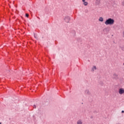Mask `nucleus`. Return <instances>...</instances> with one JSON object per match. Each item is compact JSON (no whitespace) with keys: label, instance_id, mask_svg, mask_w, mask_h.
<instances>
[{"label":"nucleus","instance_id":"nucleus-4","mask_svg":"<svg viewBox=\"0 0 124 124\" xmlns=\"http://www.w3.org/2000/svg\"><path fill=\"white\" fill-rule=\"evenodd\" d=\"M82 2H83L84 5L87 6L88 5V2L86 1V0H82Z\"/></svg>","mask_w":124,"mask_h":124},{"label":"nucleus","instance_id":"nucleus-7","mask_svg":"<svg viewBox=\"0 0 124 124\" xmlns=\"http://www.w3.org/2000/svg\"><path fill=\"white\" fill-rule=\"evenodd\" d=\"M83 122H82V120H79L77 122V124H82Z\"/></svg>","mask_w":124,"mask_h":124},{"label":"nucleus","instance_id":"nucleus-9","mask_svg":"<svg viewBox=\"0 0 124 124\" xmlns=\"http://www.w3.org/2000/svg\"><path fill=\"white\" fill-rule=\"evenodd\" d=\"M94 70H96V66H94L92 68V71H94Z\"/></svg>","mask_w":124,"mask_h":124},{"label":"nucleus","instance_id":"nucleus-6","mask_svg":"<svg viewBox=\"0 0 124 124\" xmlns=\"http://www.w3.org/2000/svg\"><path fill=\"white\" fill-rule=\"evenodd\" d=\"M85 93L86 94H91V93L90 92V91H89V90H85Z\"/></svg>","mask_w":124,"mask_h":124},{"label":"nucleus","instance_id":"nucleus-5","mask_svg":"<svg viewBox=\"0 0 124 124\" xmlns=\"http://www.w3.org/2000/svg\"><path fill=\"white\" fill-rule=\"evenodd\" d=\"M95 3L97 5H99L100 4V0H96Z\"/></svg>","mask_w":124,"mask_h":124},{"label":"nucleus","instance_id":"nucleus-12","mask_svg":"<svg viewBox=\"0 0 124 124\" xmlns=\"http://www.w3.org/2000/svg\"><path fill=\"white\" fill-rule=\"evenodd\" d=\"M122 5H123V6H124V1H123V2H122Z\"/></svg>","mask_w":124,"mask_h":124},{"label":"nucleus","instance_id":"nucleus-11","mask_svg":"<svg viewBox=\"0 0 124 124\" xmlns=\"http://www.w3.org/2000/svg\"><path fill=\"white\" fill-rule=\"evenodd\" d=\"M26 17H29V14H26Z\"/></svg>","mask_w":124,"mask_h":124},{"label":"nucleus","instance_id":"nucleus-14","mask_svg":"<svg viewBox=\"0 0 124 124\" xmlns=\"http://www.w3.org/2000/svg\"><path fill=\"white\" fill-rule=\"evenodd\" d=\"M122 113H124V110H122Z\"/></svg>","mask_w":124,"mask_h":124},{"label":"nucleus","instance_id":"nucleus-10","mask_svg":"<svg viewBox=\"0 0 124 124\" xmlns=\"http://www.w3.org/2000/svg\"><path fill=\"white\" fill-rule=\"evenodd\" d=\"M113 76H114L115 77H118V75H117L116 74H114Z\"/></svg>","mask_w":124,"mask_h":124},{"label":"nucleus","instance_id":"nucleus-15","mask_svg":"<svg viewBox=\"0 0 124 124\" xmlns=\"http://www.w3.org/2000/svg\"><path fill=\"white\" fill-rule=\"evenodd\" d=\"M35 37H36V36H34Z\"/></svg>","mask_w":124,"mask_h":124},{"label":"nucleus","instance_id":"nucleus-1","mask_svg":"<svg viewBox=\"0 0 124 124\" xmlns=\"http://www.w3.org/2000/svg\"><path fill=\"white\" fill-rule=\"evenodd\" d=\"M114 23H115V20L113 19H112L111 18H108L105 22V24L107 26H108V25H114Z\"/></svg>","mask_w":124,"mask_h":124},{"label":"nucleus","instance_id":"nucleus-3","mask_svg":"<svg viewBox=\"0 0 124 124\" xmlns=\"http://www.w3.org/2000/svg\"><path fill=\"white\" fill-rule=\"evenodd\" d=\"M70 20V17L69 16H67L65 18V22H66V23H69Z\"/></svg>","mask_w":124,"mask_h":124},{"label":"nucleus","instance_id":"nucleus-17","mask_svg":"<svg viewBox=\"0 0 124 124\" xmlns=\"http://www.w3.org/2000/svg\"><path fill=\"white\" fill-rule=\"evenodd\" d=\"M0 124H1V123H0Z\"/></svg>","mask_w":124,"mask_h":124},{"label":"nucleus","instance_id":"nucleus-13","mask_svg":"<svg viewBox=\"0 0 124 124\" xmlns=\"http://www.w3.org/2000/svg\"><path fill=\"white\" fill-rule=\"evenodd\" d=\"M33 108H36V106L35 105H34L33 106Z\"/></svg>","mask_w":124,"mask_h":124},{"label":"nucleus","instance_id":"nucleus-8","mask_svg":"<svg viewBox=\"0 0 124 124\" xmlns=\"http://www.w3.org/2000/svg\"><path fill=\"white\" fill-rule=\"evenodd\" d=\"M99 22H103V21H104L103 17H99Z\"/></svg>","mask_w":124,"mask_h":124},{"label":"nucleus","instance_id":"nucleus-16","mask_svg":"<svg viewBox=\"0 0 124 124\" xmlns=\"http://www.w3.org/2000/svg\"><path fill=\"white\" fill-rule=\"evenodd\" d=\"M35 37H36V36H34Z\"/></svg>","mask_w":124,"mask_h":124},{"label":"nucleus","instance_id":"nucleus-2","mask_svg":"<svg viewBox=\"0 0 124 124\" xmlns=\"http://www.w3.org/2000/svg\"><path fill=\"white\" fill-rule=\"evenodd\" d=\"M118 93L120 95L124 94V89L123 88H120L118 90Z\"/></svg>","mask_w":124,"mask_h":124}]
</instances>
